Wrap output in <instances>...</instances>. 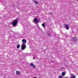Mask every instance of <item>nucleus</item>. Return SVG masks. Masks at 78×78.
<instances>
[{
    "label": "nucleus",
    "instance_id": "nucleus-1",
    "mask_svg": "<svg viewBox=\"0 0 78 78\" xmlns=\"http://www.w3.org/2000/svg\"><path fill=\"white\" fill-rule=\"evenodd\" d=\"M22 42L23 43L21 46V50H23L25 49L26 47V44L25 43L27 42V40L25 39H23L22 40Z\"/></svg>",
    "mask_w": 78,
    "mask_h": 78
},
{
    "label": "nucleus",
    "instance_id": "nucleus-2",
    "mask_svg": "<svg viewBox=\"0 0 78 78\" xmlns=\"http://www.w3.org/2000/svg\"><path fill=\"white\" fill-rule=\"evenodd\" d=\"M18 22V20L17 19H16L12 22V25L14 27H16L17 23Z\"/></svg>",
    "mask_w": 78,
    "mask_h": 78
},
{
    "label": "nucleus",
    "instance_id": "nucleus-3",
    "mask_svg": "<svg viewBox=\"0 0 78 78\" xmlns=\"http://www.w3.org/2000/svg\"><path fill=\"white\" fill-rule=\"evenodd\" d=\"M65 25L66 30H69V25L66 24H65Z\"/></svg>",
    "mask_w": 78,
    "mask_h": 78
},
{
    "label": "nucleus",
    "instance_id": "nucleus-4",
    "mask_svg": "<svg viewBox=\"0 0 78 78\" xmlns=\"http://www.w3.org/2000/svg\"><path fill=\"white\" fill-rule=\"evenodd\" d=\"M30 66L31 67H33L34 68H35V66L34 65L33 63H30Z\"/></svg>",
    "mask_w": 78,
    "mask_h": 78
},
{
    "label": "nucleus",
    "instance_id": "nucleus-5",
    "mask_svg": "<svg viewBox=\"0 0 78 78\" xmlns=\"http://www.w3.org/2000/svg\"><path fill=\"white\" fill-rule=\"evenodd\" d=\"M34 22H36V23H37V22H38V20H37V18H35L34 19Z\"/></svg>",
    "mask_w": 78,
    "mask_h": 78
},
{
    "label": "nucleus",
    "instance_id": "nucleus-6",
    "mask_svg": "<svg viewBox=\"0 0 78 78\" xmlns=\"http://www.w3.org/2000/svg\"><path fill=\"white\" fill-rule=\"evenodd\" d=\"M16 75H20V73L19 71H16Z\"/></svg>",
    "mask_w": 78,
    "mask_h": 78
},
{
    "label": "nucleus",
    "instance_id": "nucleus-7",
    "mask_svg": "<svg viewBox=\"0 0 78 78\" xmlns=\"http://www.w3.org/2000/svg\"><path fill=\"white\" fill-rule=\"evenodd\" d=\"M16 47L17 48H20V45L19 44H17Z\"/></svg>",
    "mask_w": 78,
    "mask_h": 78
},
{
    "label": "nucleus",
    "instance_id": "nucleus-8",
    "mask_svg": "<svg viewBox=\"0 0 78 78\" xmlns=\"http://www.w3.org/2000/svg\"><path fill=\"white\" fill-rule=\"evenodd\" d=\"M73 39V40H74V41H76L77 39L76 38H75L74 37H72Z\"/></svg>",
    "mask_w": 78,
    "mask_h": 78
},
{
    "label": "nucleus",
    "instance_id": "nucleus-9",
    "mask_svg": "<svg viewBox=\"0 0 78 78\" xmlns=\"http://www.w3.org/2000/svg\"><path fill=\"white\" fill-rule=\"evenodd\" d=\"M65 75H66L65 74V72H63L62 73V76H65Z\"/></svg>",
    "mask_w": 78,
    "mask_h": 78
},
{
    "label": "nucleus",
    "instance_id": "nucleus-10",
    "mask_svg": "<svg viewBox=\"0 0 78 78\" xmlns=\"http://www.w3.org/2000/svg\"><path fill=\"white\" fill-rule=\"evenodd\" d=\"M42 25L43 27H44L45 26V24H44V23H43L42 24Z\"/></svg>",
    "mask_w": 78,
    "mask_h": 78
},
{
    "label": "nucleus",
    "instance_id": "nucleus-11",
    "mask_svg": "<svg viewBox=\"0 0 78 78\" xmlns=\"http://www.w3.org/2000/svg\"><path fill=\"white\" fill-rule=\"evenodd\" d=\"M71 78H75V76L73 75L71 76Z\"/></svg>",
    "mask_w": 78,
    "mask_h": 78
},
{
    "label": "nucleus",
    "instance_id": "nucleus-12",
    "mask_svg": "<svg viewBox=\"0 0 78 78\" xmlns=\"http://www.w3.org/2000/svg\"><path fill=\"white\" fill-rule=\"evenodd\" d=\"M34 2H35V3L36 4H37V5H38V2H37L36 1H35V0L34 1Z\"/></svg>",
    "mask_w": 78,
    "mask_h": 78
},
{
    "label": "nucleus",
    "instance_id": "nucleus-13",
    "mask_svg": "<svg viewBox=\"0 0 78 78\" xmlns=\"http://www.w3.org/2000/svg\"><path fill=\"white\" fill-rule=\"evenodd\" d=\"M58 78H62V76H58Z\"/></svg>",
    "mask_w": 78,
    "mask_h": 78
},
{
    "label": "nucleus",
    "instance_id": "nucleus-14",
    "mask_svg": "<svg viewBox=\"0 0 78 78\" xmlns=\"http://www.w3.org/2000/svg\"><path fill=\"white\" fill-rule=\"evenodd\" d=\"M48 36H51V34H48Z\"/></svg>",
    "mask_w": 78,
    "mask_h": 78
},
{
    "label": "nucleus",
    "instance_id": "nucleus-15",
    "mask_svg": "<svg viewBox=\"0 0 78 78\" xmlns=\"http://www.w3.org/2000/svg\"><path fill=\"white\" fill-rule=\"evenodd\" d=\"M49 14H51V15H52V13H51V12H49Z\"/></svg>",
    "mask_w": 78,
    "mask_h": 78
},
{
    "label": "nucleus",
    "instance_id": "nucleus-16",
    "mask_svg": "<svg viewBox=\"0 0 78 78\" xmlns=\"http://www.w3.org/2000/svg\"><path fill=\"white\" fill-rule=\"evenodd\" d=\"M34 59H35V58H34Z\"/></svg>",
    "mask_w": 78,
    "mask_h": 78
},
{
    "label": "nucleus",
    "instance_id": "nucleus-17",
    "mask_svg": "<svg viewBox=\"0 0 78 78\" xmlns=\"http://www.w3.org/2000/svg\"><path fill=\"white\" fill-rule=\"evenodd\" d=\"M34 78H37L36 77H34Z\"/></svg>",
    "mask_w": 78,
    "mask_h": 78
}]
</instances>
